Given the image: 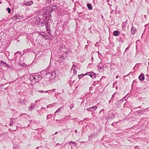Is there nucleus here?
Returning <instances> with one entry per match:
<instances>
[{"label":"nucleus","mask_w":149,"mask_h":149,"mask_svg":"<svg viewBox=\"0 0 149 149\" xmlns=\"http://www.w3.org/2000/svg\"><path fill=\"white\" fill-rule=\"evenodd\" d=\"M33 78L35 81L37 82L42 79V77L41 75L38 74H35L32 76Z\"/></svg>","instance_id":"obj_1"},{"label":"nucleus","mask_w":149,"mask_h":149,"mask_svg":"<svg viewBox=\"0 0 149 149\" xmlns=\"http://www.w3.org/2000/svg\"><path fill=\"white\" fill-rule=\"evenodd\" d=\"M56 8V7L55 6H53L51 7H48L47 10H49V12L47 13L48 16H49V14L50 15L51 12L55 10Z\"/></svg>","instance_id":"obj_2"},{"label":"nucleus","mask_w":149,"mask_h":149,"mask_svg":"<svg viewBox=\"0 0 149 149\" xmlns=\"http://www.w3.org/2000/svg\"><path fill=\"white\" fill-rule=\"evenodd\" d=\"M85 75L90 76L93 79L95 78L96 77L95 74L92 72H88L85 74Z\"/></svg>","instance_id":"obj_3"},{"label":"nucleus","mask_w":149,"mask_h":149,"mask_svg":"<svg viewBox=\"0 0 149 149\" xmlns=\"http://www.w3.org/2000/svg\"><path fill=\"white\" fill-rule=\"evenodd\" d=\"M98 70L100 72H102L104 68V65L103 63L101 62L98 65Z\"/></svg>","instance_id":"obj_4"},{"label":"nucleus","mask_w":149,"mask_h":149,"mask_svg":"<svg viewBox=\"0 0 149 149\" xmlns=\"http://www.w3.org/2000/svg\"><path fill=\"white\" fill-rule=\"evenodd\" d=\"M47 75H49L51 77V78L53 79L56 76L55 72L54 71L51 72L48 74Z\"/></svg>","instance_id":"obj_5"},{"label":"nucleus","mask_w":149,"mask_h":149,"mask_svg":"<svg viewBox=\"0 0 149 149\" xmlns=\"http://www.w3.org/2000/svg\"><path fill=\"white\" fill-rule=\"evenodd\" d=\"M123 99H122L118 101L117 104V107H118L120 108L121 107V105H122V102H123Z\"/></svg>","instance_id":"obj_6"},{"label":"nucleus","mask_w":149,"mask_h":149,"mask_svg":"<svg viewBox=\"0 0 149 149\" xmlns=\"http://www.w3.org/2000/svg\"><path fill=\"white\" fill-rule=\"evenodd\" d=\"M139 78L141 81H143L144 80L145 77L143 74H141L139 76Z\"/></svg>","instance_id":"obj_7"},{"label":"nucleus","mask_w":149,"mask_h":149,"mask_svg":"<svg viewBox=\"0 0 149 149\" xmlns=\"http://www.w3.org/2000/svg\"><path fill=\"white\" fill-rule=\"evenodd\" d=\"M136 31V29L135 28L132 27L131 29V33L132 34H134L135 33Z\"/></svg>","instance_id":"obj_8"},{"label":"nucleus","mask_w":149,"mask_h":149,"mask_svg":"<svg viewBox=\"0 0 149 149\" xmlns=\"http://www.w3.org/2000/svg\"><path fill=\"white\" fill-rule=\"evenodd\" d=\"M120 34V32L119 31H113V35L116 36H118Z\"/></svg>","instance_id":"obj_9"},{"label":"nucleus","mask_w":149,"mask_h":149,"mask_svg":"<svg viewBox=\"0 0 149 149\" xmlns=\"http://www.w3.org/2000/svg\"><path fill=\"white\" fill-rule=\"evenodd\" d=\"M33 3V2L32 1H31L24 3V5L26 6H31V5Z\"/></svg>","instance_id":"obj_10"},{"label":"nucleus","mask_w":149,"mask_h":149,"mask_svg":"<svg viewBox=\"0 0 149 149\" xmlns=\"http://www.w3.org/2000/svg\"><path fill=\"white\" fill-rule=\"evenodd\" d=\"M87 6L89 10H91L92 9V7L91 4L90 3H88L87 4Z\"/></svg>","instance_id":"obj_11"},{"label":"nucleus","mask_w":149,"mask_h":149,"mask_svg":"<svg viewBox=\"0 0 149 149\" xmlns=\"http://www.w3.org/2000/svg\"><path fill=\"white\" fill-rule=\"evenodd\" d=\"M34 104H31V106L30 107H29V109H31V110L32 109H34Z\"/></svg>","instance_id":"obj_12"},{"label":"nucleus","mask_w":149,"mask_h":149,"mask_svg":"<svg viewBox=\"0 0 149 149\" xmlns=\"http://www.w3.org/2000/svg\"><path fill=\"white\" fill-rule=\"evenodd\" d=\"M49 81L53 83L55 81V80L54 79V78L52 79V77H51L49 79Z\"/></svg>","instance_id":"obj_13"},{"label":"nucleus","mask_w":149,"mask_h":149,"mask_svg":"<svg viewBox=\"0 0 149 149\" xmlns=\"http://www.w3.org/2000/svg\"><path fill=\"white\" fill-rule=\"evenodd\" d=\"M17 19H19L18 16V15H15L13 18V20H15Z\"/></svg>","instance_id":"obj_14"},{"label":"nucleus","mask_w":149,"mask_h":149,"mask_svg":"<svg viewBox=\"0 0 149 149\" xmlns=\"http://www.w3.org/2000/svg\"><path fill=\"white\" fill-rule=\"evenodd\" d=\"M62 108H63V107H61L59 108L56 111V112L55 113H56L57 112H58V111H61V109H62Z\"/></svg>","instance_id":"obj_15"},{"label":"nucleus","mask_w":149,"mask_h":149,"mask_svg":"<svg viewBox=\"0 0 149 149\" xmlns=\"http://www.w3.org/2000/svg\"><path fill=\"white\" fill-rule=\"evenodd\" d=\"M91 109H93L94 110H96L97 108V107L95 106H94L92 107H91Z\"/></svg>","instance_id":"obj_16"},{"label":"nucleus","mask_w":149,"mask_h":149,"mask_svg":"<svg viewBox=\"0 0 149 149\" xmlns=\"http://www.w3.org/2000/svg\"><path fill=\"white\" fill-rule=\"evenodd\" d=\"M6 10L8 11L9 13H10V12H11V10H10V9L9 8H6Z\"/></svg>","instance_id":"obj_17"},{"label":"nucleus","mask_w":149,"mask_h":149,"mask_svg":"<svg viewBox=\"0 0 149 149\" xmlns=\"http://www.w3.org/2000/svg\"><path fill=\"white\" fill-rule=\"evenodd\" d=\"M128 96H129V95H126L123 98V100L124 99H125V100H126L128 98Z\"/></svg>","instance_id":"obj_18"},{"label":"nucleus","mask_w":149,"mask_h":149,"mask_svg":"<svg viewBox=\"0 0 149 149\" xmlns=\"http://www.w3.org/2000/svg\"><path fill=\"white\" fill-rule=\"evenodd\" d=\"M70 145L72 146V145L75 146L76 145V143H74V142L71 141L70 143Z\"/></svg>","instance_id":"obj_19"},{"label":"nucleus","mask_w":149,"mask_h":149,"mask_svg":"<svg viewBox=\"0 0 149 149\" xmlns=\"http://www.w3.org/2000/svg\"><path fill=\"white\" fill-rule=\"evenodd\" d=\"M126 24L124 22L123 23L122 25V27L123 29H124L125 28V26Z\"/></svg>","instance_id":"obj_20"},{"label":"nucleus","mask_w":149,"mask_h":149,"mask_svg":"<svg viewBox=\"0 0 149 149\" xmlns=\"http://www.w3.org/2000/svg\"><path fill=\"white\" fill-rule=\"evenodd\" d=\"M83 75L84 74H81L79 75L78 77L79 79H80L83 77Z\"/></svg>","instance_id":"obj_21"},{"label":"nucleus","mask_w":149,"mask_h":149,"mask_svg":"<svg viewBox=\"0 0 149 149\" xmlns=\"http://www.w3.org/2000/svg\"><path fill=\"white\" fill-rule=\"evenodd\" d=\"M74 104H72L70 105L69 107L70 109H71L72 108L74 107Z\"/></svg>","instance_id":"obj_22"},{"label":"nucleus","mask_w":149,"mask_h":149,"mask_svg":"<svg viewBox=\"0 0 149 149\" xmlns=\"http://www.w3.org/2000/svg\"><path fill=\"white\" fill-rule=\"evenodd\" d=\"M109 117L111 119H113V118H114V116L113 114H112L111 117L109 116Z\"/></svg>","instance_id":"obj_23"},{"label":"nucleus","mask_w":149,"mask_h":149,"mask_svg":"<svg viewBox=\"0 0 149 149\" xmlns=\"http://www.w3.org/2000/svg\"><path fill=\"white\" fill-rule=\"evenodd\" d=\"M64 57L63 56L62 57H61L60 58V60L61 61H63L64 60Z\"/></svg>","instance_id":"obj_24"},{"label":"nucleus","mask_w":149,"mask_h":149,"mask_svg":"<svg viewBox=\"0 0 149 149\" xmlns=\"http://www.w3.org/2000/svg\"><path fill=\"white\" fill-rule=\"evenodd\" d=\"M65 2L64 1H63L62 2H60L59 4H60V5H64L65 4Z\"/></svg>","instance_id":"obj_25"},{"label":"nucleus","mask_w":149,"mask_h":149,"mask_svg":"<svg viewBox=\"0 0 149 149\" xmlns=\"http://www.w3.org/2000/svg\"><path fill=\"white\" fill-rule=\"evenodd\" d=\"M48 11H47L46 12V14H45V15H46V16H45V19H47L48 18V16L47 15V12H48Z\"/></svg>","instance_id":"obj_26"},{"label":"nucleus","mask_w":149,"mask_h":149,"mask_svg":"<svg viewBox=\"0 0 149 149\" xmlns=\"http://www.w3.org/2000/svg\"><path fill=\"white\" fill-rule=\"evenodd\" d=\"M75 65L74 64H73L72 67V68L71 69V71H72V70H73V69H75Z\"/></svg>","instance_id":"obj_27"},{"label":"nucleus","mask_w":149,"mask_h":149,"mask_svg":"<svg viewBox=\"0 0 149 149\" xmlns=\"http://www.w3.org/2000/svg\"><path fill=\"white\" fill-rule=\"evenodd\" d=\"M0 63L2 64V65H3V64L6 65V62H4L3 61H1Z\"/></svg>","instance_id":"obj_28"},{"label":"nucleus","mask_w":149,"mask_h":149,"mask_svg":"<svg viewBox=\"0 0 149 149\" xmlns=\"http://www.w3.org/2000/svg\"><path fill=\"white\" fill-rule=\"evenodd\" d=\"M73 70V71H74V74H76V73H77V70H75V69H73V70Z\"/></svg>","instance_id":"obj_29"},{"label":"nucleus","mask_w":149,"mask_h":149,"mask_svg":"<svg viewBox=\"0 0 149 149\" xmlns=\"http://www.w3.org/2000/svg\"><path fill=\"white\" fill-rule=\"evenodd\" d=\"M91 107H90V108H88L86 109V110L88 111H91L92 110H91Z\"/></svg>","instance_id":"obj_30"},{"label":"nucleus","mask_w":149,"mask_h":149,"mask_svg":"<svg viewBox=\"0 0 149 149\" xmlns=\"http://www.w3.org/2000/svg\"><path fill=\"white\" fill-rule=\"evenodd\" d=\"M46 30L48 31L49 30V27L48 26H46Z\"/></svg>","instance_id":"obj_31"},{"label":"nucleus","mask_w":149,"mask_h":149,"mask_svg":"<svg viewBox=\"0 0 149 149\" xmlns=\"http://www.w3.org/2000/svg\"><path fill=\"white\" fill-rule=\"evenodd\" d=\"M20 102L21 103L23 104V103H24V100H21L20 101Z\"/></svg>","instance_id":"obj_32"},{"label":"nucleus","mask_w":149,"mask_h":149,"mask_svg":"<svg viewBox=\"0 0 149 149\" xmlns=\"http://www.w3.org/2000/svg\"><path fill=\"white\" fill-rule=\"evenodd\" d=\"M51 114H50V115H49V114H48L47 115V119H49V116Z\"/></svg>","instance_id":"obj_33"},{"label":"nucleus","mask_w":149,"mask_h":149,"mask_svg":"<svg viewBox=\"0 0 149 149\" xmlns=\"http://www.w3.org/2000/svg\"><path fill=\"white\" fill-rule=\"evenodd\" d=\"M71 53V51L70 50L68 51V52H66V54H69Z\"/></svg>","instance_id":"obj_34"},{"label":"nucleus","mask_w":149,"mask_h":149,"mask_svg":"<svg viewBox=\"0 0 149 149\" xmlns=\"http://www.w3.org/2000/svg\"><path fill=\"white\" fill-rule=\"evenodd\" d=\"M13 122H11L10 123V126H12L13 125Z\"/></svg>","instance_id":"obj_35"},{"label":"nucleus","mask_w":149,"mask_h":149,"mask_svg":"<svg viewBox=\"0 0 149 149\" xmlns=\"http://www.w3.org/2000/svg\"><path fill=\"white\" fill-rule=\"evenodd\" d=\"M38 91L40 93H42L44 92V91H42V90H40V91Z\"/></svg>","instance_id":"obj_36"},{"label":"nucleus","mask_w":149,"mask_h":149,"mask_svg":"<svg viewBox=\"0 0 149 149\" xmlns=\"http://www.w3.org/2000/svg\"><path fill=\"white\" fill-rule=\"evenodd\" d=\"M49 91H51V90H47L45 92L44 91V92H45V93H48V92Z\"/></svg>","instance_id":"obj_37"},{"label":"nucleus","mask_w":149,"mask_h":149,"mask_svg":"<svg viewBox=\"0 0 149 149\" xmlns=\"http://www.w3.org/2000/svg\"><path fill=\"white\" fill-rule=\"evenodd\" d=\"M104 109H102L100 111V113L102 112H104Z\"/></svg>","instance_id":"obj_38"},{"label":"nucleus","mask_w":149,"mask_h":149,"mask_svg":"<svg viewBox=\"0 0 149 149\" xmlns=\"http://www.w3.org/2000/svg\"><path fill=\"white\" fill-rule=\"evenodd\" d=\"M56 90V89H52L51 90V91H53L54 92V91H55Z\"/></svg>","instance_id":"obj_39"},{"label":"nucleus","mask_w":149,"mask_h":149,"mask_svg":"<svg viewBox=\"0 0 149 149\" xmlns=\"http://www.w3.org/2000/svg\"><path fill=\"white\" fill-rule=\"evenodd\" d=\"M128 48H129V47H127V48L126 49H125V52L127 51V49H128Z\"/></svg>","instance_id":"obj_40"},{"label":"nucleus","mask_w":149,"mask_h":149,"mask_svg":"<svg viewBox=\"0 0 149 149\" xmlns=\"http://www.w3.org/2000/svg\"><path fill=\"white\" fill-rule=\"evenodd\" d=\"M38 101V102H39L40 101V100H36L35 101V102L36 103L37 102V101Z\"/></svg>","instance_id":"obj_41"},{"label":"nucleus","mask_w":149,"mask_h":149,"mask_svg":"<svg viewBox=\"0 0 149 149\" xmlns=\"http://www.w3.org/2000/svg\"><path fill=\"white\" fill-rule=\"evenodd\" d=\"M47 108H49V107H49V105H47Z\"/></svg>","instance_id":"obj_42"},{"label":"nucleus","mask_w":149,"mask_h":149,"mask_svg":"<svg viewBox=\"0 0 149 149\" xmlns=\"http://www.w3.org/2000/svg\"><path fill=\"white\" fill-rule=\"evenodd\" d=\"M75 132L76 133H77V130H75Z\"/></svg>","instance_id":"obj_43"},{"label":"nucleus","mask_w":149,"mask_h":149,"mask_svg":"<svg viewBox=\"0 0 149 149\" xmlns=\"http://www.w3.org/2000/svg\"><path fill=\"white\" fill-rule=\"evenodd\" d=\"M117 81H116L115 82V83H113V85L114 84H116L117 83Z\"/></svg>","instance_id":"obj_44"},{"label":"nucleus","mask_w":149,"mask_h":149,"mask_svg":"<svg viewBox=\"0 0 149 149\" xmlns=\"http://www.w3.org/2000/svg\"><path fill=\"white\" fill-rule=\"evenodd\" d=\"M58 132H56L55 133V134H57L58 133Z\"/></svg>","instance_id":"obj_45"},{"label":"nucleus","mask_w":149,"mask_h":149,"mask_svg":"<svg viewBox=\"0 0 149 149\" xmlns=\"http://www.w3.org/2000/svg\"><path fill=\"white\" fill-rule=\"evenodd\" d=\"M118 75H117V76H116V79H117V78H118Z\"/></svg>","instance_id":"obj_46"},{"label":"nucleus","mask_w":149,"mask_h":149,"mask_svg":"<svg viewBox=\"0 0 149 149\" xmlns=\"http://www.w3.org/2000/svg\"><path fill=\"white\" fill-rule=\"evenodd\" d=\"M59 143H57L56 144V146H58V145H59Z\"/></svg>","instance_id":"obj_47"},{"label":"nucleus","mask_w":149,"mask_h":149,"mask_svg":"<svg viewBox=\"0 0 149 149\" xmlns=\"http://www.w3.org/2000/svg\"><path fill=\"white\" fill-rule=\"evenodd\" d=\"M144 17H145V18H146V15H144Z\"/></svg>","instance_id":"obj_48"},{"label":"nucleus","mask_w":149,"mask_h":149,"mask_svg":"<svg viewBox=\"0 0 149 149\" xmlns=\"http://www.w3.org/2000/svg\"><path fill=\"white\" fill-rule=\"evenodd\" d=\"M86 119H87L86 118H85V119H84V120H86Z\"/></svg>","instance_id":"obj_49"},{"label":"nucleus","mask_w":149,"mask_h":149,"mask_svg":"<svg viewBox=\"0 0 149 149\" xmlns=\"http://www.w3.org/2000/svg\"><path fill=\"white\" fill-rule=\"evenodd\" d=\"M17 54V53H15V55H16Z\"/></svg>","instance_id":"obj_50"},{"label":"nucleus","mask_w":149,"mask_h":149,"mask_svg":"<svg viewBox=\"0 0 149 149\" xmlns=\"http://www.w3.org/2000/svg\"><path fill=\"white\" fill-rule=\"evenodd\" d=\"M148 65H149V62L148 63Z\"/></svg>","instance_id":"obj_51"},{"label":"nucleus","mask_w":149,"mask_h":149,"mask_svg":"<svg viewBox=\"0 0 149 149\" xmlns=\"http://www.w3.org/2000/svg\"><path fill=\"white\" fill-rule=\"evenodd\" d=\"M45 20V19H44V21H43V22H44Z\"/></svg>","instance_id":"obj_52"},{"label":"nucleus","mask_w":149,"mask_h":149,"mask_svg":"<svg viewBox=\"0 0 149 149\" xmlns=\"http://www.w3.org/2000/svg\"><path fill=\"white\" fill-rule=\"evenodd\" d=\"M50 93H51V91H49Z\"/></svg>","instance_id":"obj_53"}]
</instances>
